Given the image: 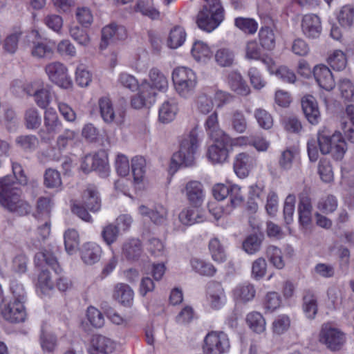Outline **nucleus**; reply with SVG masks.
<instances>
[{"label": "nucleus", "mask_w": 354, "mask_h": 354, "mask_svg": "<svg viewBox=\"0 0 354 354\" xmlns=\"http://www.w3.org/2000/svg\"><path fill=\"white\" fill-rule=\"evenodd\" d=\"M21 195V192L15 187L11 177L0 178V204L8 211L24 216L28 214L31 208Z\"/></svg>", "instance_id": "nucleus-1"}, {"label": "nucleus", "mask_w": 354, "mask_h": 354, "mask_svg": "<svg viewBox=\"0 0 354 354\" xmlns=\"http://www.w3.org/2000/svg\"><path fill=\"white\" fill-rule=\"evenodd\" d=\"M317 142L322 154L331 153L336 160H341L347 151V145L342 134L338 131L331 133L326 127L318 131Z\"/></svg>", "instance_id": "nucleus-2"}, {"label": "nucleus", "mask_w": 354, "mask_h": 354, "mask_svg": "<svg viewBox=\"0 0 354 354\" xmlns=\"http://www.w3.org/2000/svg\"><path fill=\"white\" fill-rule=\"evenodd\" d=\"M205 3L196 16V24L203 31L211 32L224 19V10L220 0H204Z\"/></svg>", "instance_id": "nucleus-3"}, {"label": "nucleus", "mask_w": 354, "mask_h": 354, "mask_svg": "<svg viewBox=\"0 0 354 354\" xmlns=\"http://www.w3.org/2000/svg\"><path fill=\"white\" fill-rule=\"evenodd\" d=\"M198 146L197 132L196 130H192L183 138L179 151L173 154L171 160V169L176 171L178 167L181 166H192L195 162V154Z\"/></svg>", "instance_id": "nucleus-4"}, {"label": "nucleus", "mask_w": 354, "mask_h": 354, "mask_svg": "<svg viewBox=\"0 0 354 354\" xmlns=\"http://www.w3.org/2000/svg\"><path fill=\"white\" fill-rule=\"evenodd\" d=\"M171 78L176 93L184 98L192 96L197 86L195 72L187 67L180 66L174 69Z\"/></svg>", "instance_id": "nucleus-5"}, {"label": "nucleus", "mask_w": 354, "mask_h": 354, "mask_svg": "<svg viewBox=\"0 0 354 354\" xmlns=\"http://www.w3.org/2000/svg\"><path fill=\"white\" fill-rule=\"evenodd\" d=\"M319 341L331 351L339 350L346 342V335L340 329L324 324L319 334Z\"/></svg>", "instance_id": "nucleus-6"}, {"label": "nucleus", "mask_w": 354, "mask_h": 354, "mask_svg": "<svg viewBox=\"0 0 354 354\" xmlns=\"http://www.w3.org/2000/svg\"><path fill=\"white\" fill-rule=\"evenodd\" d=\"M203 348L205 354L225 353L230 348L227 335L223 332H209L204 339Z\"/></svg>", "instance_id": "nucleus-7"}, {"label": "nucleus", "mask_w": 354, "mask_h": 354, "mask_svg": "<svg viewBox=\"0 0 354 354\" xmlns=\"http://www.w3.org/2000/svg\"><path fill=\"white\" fill-rule=\"evenodd\" d=\"M46 74L49 80L64 88L72 86L71 79L68 73L67 67L60 62H53L46 65Z\"/></svg>", "instance_id": "nucleus-8"}, {"label": "nucleus", "mask_w": 354, "mask_h": 354, "mask_svg": "<svg viewBox=\"0 0 354 354\" xmlns=\"http://www.w3.org/2000/svg\"><path fill=\"white\" fill-rule=\"evenodd\" d=\"M214 144L207 149V156L213 164H222L225 162L229 156L231 140L230 136L212 139Z\"/></svg>", "instance_id": "nucleus-9"}, {"label": "nucleus", "mask_w": 354, "mask_h": 354, "mask_svg": "<svg viewBox=\"0 0 354 354\" xmlns=\"http://www.w3.org/2000/svg\"><path fill=\"white\" fill-rule=\"evenodd\" d=\"M62 125L58 115L52 107L46 109L44 114V129L39 131L38 135L41 141L45 143L50 142L57 133V129Z\"/></svg>", "instance_id": "nucleus-10"}, {"label": "nucleus", "mask_w": 354, "mask_h": 354, "mask_svg": "<svg viewBox=\"0 0 354 354\" xmlns=\"http://www.w3.org/2000/svg\"><path fill=\"white\" fill-rule=\"evenodd\" d=\"M138 92L131 100V106L136 109L150 107L156 100L157 93L147 80H145L138 87Z\"/></svg>", "instance_id": "nucleus-11"}, {"label": "nucleus", "mask_w": 354, "mask_h": 354, "mask_svg": "<svg viewBox=\"0 0 354 354\" xmlns=\"http://www.w3.org/2000/svg\"><path fill=\"white\" fill-rule=\"evenodd\" d=\"M256 165L257 160L254 156L242 152L236 154L234 157L233 169L238 177L245 178L248 176Z\"/></svg>", "instance_id": "nucleus-12"}, {"label": "nucleus", "mask_w": 354, "mask_h": 354, "mask_svg": "<svg viewBox=\"0 0 354 354\" xmlns=\"http://www.w3.org/2000/svg\"><path fill=\"white\" fill-rule=\"evenodd\" d=\"M302 33L308 39L319 37L322 27L320 18L314 14L305 15L301 21Z\"/></svg>", "instance_id": "nucleus-13"}, {"label": "nucleus", "mask_w": 354, "mask_h": 354, "mask_svg": "<svg viewBox=\"0 0 354 354\" xmlns=\"http://www.w3.org/2000/svg\"><path fill=\"white\" fill-rule=\"evenodd\" d=\"M127 37L126 28L121 25L112 23L104 26L102 30V41L100 48H106L110 41L124 39Z\"/></svg>", "instance_id": "nucleus-14"}, {"label": "nucleus", "mask_w": 354, "mask_h": 354, "mask_svg": "<svg viewBox=\"0 0 354 354\" xmlns=\"http://www.w3.org/2000/svg\"><path fill=\"white\" fill-rule=\"evenodd\" d=\"M3 318L10 323L22 322L26 319V313L22 302L10 301L1 310Z\"/></svg>", "instance_id": "nucleus-15"}, {"label": "nucleus", "mask_w": 354, "mask_h": 354, "mask_svg": "<svg viewBox=\"0 0 354 354\" xmlns=\"http://www.w3.org/2000/svg\"><path fill=\"white\" fill-rule=\"evenodd\" d=\"M207 301L212 309L218 310L226 302L224 288L219 283H212L208 286Z\"/></svg>", "instance_id": "nucleus-16"}, {"label": "nucleus", "mask_w": 354, "mask_h": 354, "mask_svg": "<svg viewBox=\"0 0 354 354\" xmlns=\"http://www.w3.org/2000/svg\"><path fill=\"white\" fill-rule=\"evenodd\" d=\"M138 212L142 216H146L156 225H162L167 222L168 210L162 205L158 204L153 209L142 205L138 207Z\"/></svg>", "instance_id": "nucleus-17"}, {"label": "nucleus", "mask_w": 354, "mask_h": 354, "mask_svg": "<svg viewBox=\"0 0 354 354\" xmlns=\"http://www.w3.org/2000/svg\"><path fill=\"white\" fill-rule=\"evenodd\" d=\"M115 342L103 335H94L91 341V354H111L115 350Z\"/></svg>", "instance_id": "nucleus-18"}, {"label": "nucleus", "mask_w": 354, "mask_h": 354, "mask_svg": "<svg viewBox=\"0 0 354 354\" xmlns=\"http://www.w3.org/2000/svg\"><path fill=\"white\" fill-rule=\"evenodd\" d=\"M313 72L320 87L326 91H331L335 87V80L328 67L324 64H319L314 67Z\"/></svg>", "instance_id": "nucleus-19"}, {"label": "nucleus", "mask_w": 354, "mask_h": 354, "mask_svg": "<svg viewBox=\"0 0 354 354\" xmlns=\"http://www.w3.org/2000/svg\"><path fill=\"white\" fill-rule=\"evenodd\" d=\"M185 195L189 202L194 207L201 206L205 199L202 183L197 180L188 182L185 187Z\"/></svg>", "instance_id": "nucleus-20"}, {"label": "nucleus", "mask_w": 354, "mask_h": 354, "mask_svg": "<svg viewBox=\"0 0 354 354\" xmlns=\"http://www.w3.org/2000/svg\"><path fill=\"white\" fill-rule=\"evenodd\" d=\"M301 105L308 122L312 124H318L320 113L315 98L313 95H307L302 98Z\"/></svg>", "instance_id": "nucleus-21"}, {"label": "nucleus", "mask_w": 354, "mask_h": 354, "mask_svg": "<svg viewBox=\"0 0 354 354\" xmlns=\"http://www.w3.org/2000/svg\"><path fill=\"white\" fill-rule=\"evenodd\" d=\"M81 259L87 265H93L100 261L102 254L101 247L93 242L82 245L80 250Z\"/></svg>", "instance_id": "nucleus-22"}, {"label": "nucleus", "mask_w": 354, "mask_h": 354, "mask_svg": "<svg viewBox=\"0 0 354 354\" xmlns=\"http://www.w3.org/2000/svg\"><path fill=\"white\" fill-rule=\"evenodd\" d=\"M82 204L90 211L95 212L101 207V201L97 189L93 185H88L83 192Z\"/></svg>", "instance_id": "nucleus-23"}, {"label": "nucleus", "mask_w": 354, "mask_h": 354, "mask_svg": "<svg viewBox=\"0 0 354 354\" xmlns=\"http://www.w3.org/2000/svg\"><path fill=\"white\" fill-rule=\"evenodd\" d=\"M255 294L254 286L248 282L239 284L232 291L234 299L240 303H246L252 300Z\"/></svg>", "instance_id": "nucleus-24"}, {"label": "nucleus", "mask_w": 354, "mask_h": 354, "mask_svg": "<svg viewBox=\"0 0 354 354\" xmlns=\"http://www.w3.org/2000/svg\"><path fill=\"white\" fill-rule=\"evenodd\" d=\"M150 86L157 91L165 92L168 89L169 82L165 75L158 68H152L149 72Z\"/></svg>", "instance_id": "nucleus-25"}, {"label": "nucleus", "mask_w": 354, "mask_h": 354, "mask_svg": "<svg viewBox=\"0 0 354 354\" xmlns=\"http://www.w3.org/2000/svg\"><path fill=\"white\" fill-rule=\"evenodd\" d=\"M178 111V102L175 99L165 101L159 109V120L162 123L171 122L176 118Z\"/></svg>", "instance_id": "nucleus-26"}, {"label": "nucleus", "mask_w": 354, "mask_h": 354, "mask_svg": "<svg viewBox=\"0 0 354 354\" xmlns=\"http://www.w3.org/2000/svg\"><path fill=\"white\" fill-rule=\"evenodd\" d=\"M228 84L232 91L240 95L246 96L250 94V88L241 75L232 71L228 75Z\"/></svg>", "instance_id": "nucleus-27"}, {"label": "nucleus", "mask_w": 354, "mask_h": 354, "mask_svg": "<svg viewBox=\"0 0 354 354\" xmlns=\"http://www.w3.org/2000/svg\"><path fill=\"white\" fill-rule=\"evenodd\" d=\"M205 128L207 133L212 139L224 137V136H228L220 127L218 122V115L216 111L213 112L207 118L205 122Z\"/></svg>", "instance_id": "nucleus-28"}, {"label": "nucleus", "mask_w": 354, "mask_h": 354, "mask_svg": "<svg viewBox=\"0 0 354 354\" xmlns=\"http://www.w3.org/2000/svg\"><path fill=\"white\" fill-rule=\"evenodd\" d=\"M133 291L125 283H118L114 288L113 297L120 304L130 306L133 300Z\"/></svg>", "instance_id": "nucleus-29"}, {"label": "nucleus", "mask_w": 354, "mask_h": 354, "mask_svg": "<svg viewBox=\"0 0 354 354\" xmlns=\"http://www.w3.org/2000/svg\"><path fill=\"white\" fill-rule=\"evenodd\" d=\"M35 262L38 266H42L43 263H45L57 274L62 270L56 257L51 252L47 250L37 253L35 257Z\"/></svg>", "instance_id": "nucleus-30"}, {"label": "nucleus", "mask_w": 354, "mask_h": 354, "mask_svg": "<svg viewBox=\"0 0 354 354\" xmlns=\"http://www.w3.org/2000/svg\"><path fill=\"white\" fill-rule=\"evenodd\" d=\"M191 53L198 62L205 63L212 57L209 46L202 41H196L192 46Z\"/></svg>", "instance_id": "nucleus-31"}, {"label": "nucleus", "mask_w": 354, "mask_h": 354, "mask_svg": "<svg viewBox=\"0 0 354 354\" xmlns=\"http://www.w3.org/2000/svg\"><path fill=\"white\" fill-rule=\"evenodd\" d=\"M142 253V248L139 239H129L123 245L122 254L129 260L135 261L138 259Z\"/></svg>", "instance_id": "nucleus-32"}, {"label": "nucleus", "mask_w": 354, "mask_h": 354, "mask_svg": "<svg viewBox=\"0 0 354 354\" xmlns=\"http://www.w3.org/2000/svg\"><path fill=\"white\" fill-rule=\"evenodd\" d=\"M100 115L108 124L116 122V116L111 100L108 97H102L98 100Z\"/></svg>", "instance_id": "nucleus-33"}, {"label": "nucleus", "mask_w": 354, "mask_h": 354, "mask_svg": "<svg viewBox=\"0 0 354 354\" xmlns=\"http://www.w3.org/2000/svg\"><path fill=\"white\" fill-rule=\"evenodd\" d=\"M190 265L194 272L202 276L212 277L216 272L213 264L199 258L191 259Z\"/></svg>", "instance_id": "nucleus-34"}, {"label": "nucleus", "mask_w": 354, "mask_h": 354, "mask_svg": "<svg viewBox=\"0 0 354 354\" xmlns=\"http://www.w3.org/2000/svg\"><path fill=\"white\" fill-rule=\"evenodd\" d=\"M131 171L133 176V183L140 184L145 178L146 171V161L142 156H135L131 159Z\"/></svg>", "instance_id": "nucleus-35"}, {"label": "nucleus", "mask_w": 354, "mask_h": 354, "mask_svg": "<svg viewBox=\"0 0 354 354\" xmlns=\"http://www.w3.org/2000/svg\"><path fill=\"white\" fill-rule=\"evenodd\" d=\"M186 37V32L183 27L175 26L169 33L167 41L168 47L171 49L178 48L184 44Z\"/></svg>", "instance_id": "nucleus-36"}, {"label": "nucleus", "mask_w": 354, "mask_h": 354, "mask_svg": "<svg viewBox=\"0 0 354 354\" xmlns=\"http://www.w3.org/2000/svg\"><path fill=\"white\" fill-rule=\"evenodd\" d=\"M303 311L308 319L315 318L317 313V297L310 291H306L303 297Z\"/></svg>", "instance_id": "nucleus-37"}, {"label": "nucleus", "mask_w": 354, "mask_h": 354, "mask_svg": "<svg viewBox=\"0 0 354 354\" xmlns=\"http://www.w3.org/2000/svg\"><path fill=\"white\" fill-rule=\"evenodd\" d=\"M246 323L250 328L257 333H261L266 330V320L259 312L254 311L248 314Z\"/></svg>", "instance_id": "nucleus-38"}, {"label": "nucleus", "mask_w": 354, "mask_h": 354, "mask_svg": "<svg viewBox=\"0 0 354 354\" xmlns=\"http://www.w3.org/2000/svg\"><path fill=\"white\" fill-rule=\"evenodd\" d=\"M209 250L212 259L217 263H223L227 259L225 248L218 238H213L209 242Z\"/></svg>", "instance_id": "nucleus-39"}, {"label": "nucleus", "mask_w": 354, "mask_h": 354, "mask_svg": "<svg viewBox=\"0 0 354 354\" xmlns=\"http://www.w3.org/2000/svg\"><path fill=\"white\" fill-rule=\"evenodd\" d=\"M54 54L53 47L49 42L34 41L31 48V55L37 58H51Z\"/></svg>", "instance_id": "nucleus-40"}, {"label": "nucleus", "mask_w": 354, "mask_h": 354, "mask_svg": "<svg viewBox=\"0 0 354 354\" xmlns=\"http://www.w3.org/2000/svg\"><path fill=\"white\" fill-rule=\"evenodd\" d=\"M196 207H188L183 209L178 215L180 222L185 225H192L200 222L201 216Z\"/></svg>", "instance_id": "nucleus-41"}, {"label": "nucleus", "mask_w": 354, "mask_h": 354, "mask_svg": "<svg viewBox=\"0 0 354 354\" xmlns=\"http://www.w3.org/2000/svg\"><path fill=\"white\" fill-rule=\"evenodd\" d=\"M66 251L72 254L76 252L80 245L79 234L75 229H68L64 234Z\"/></svg>", "instance_id": "nucleus-42"}, {"label": "nucleus", "mask_w": 354, "mask_h": 354, "mask_svg": "<svg viewBox=\"0 0 354 354\" xmlns=\"http://www.w3.org/2000/svg\"><path fill=\"white\" fill-rule=\"evenodd\" d=\"M290 326L291 320L288 315H279L272 323V331L276 335H281L289 330Z\"/></svg>", "instance_id": "nucleus-43"}, {"label": "nucleus", "mask_w": 354, "mask_h": 354, "mask_svg": "<svg viewBox=\"0 0 354 354\" xmlns=\"http://www.w3.org/2000/svg\"><path fill=\"white\" fill-rule=\"evenodd\" d=\"M37 288L44 294L54 288V281L50 271L46 269H42L38 275Z\"/></svg>", "instance_id": "nucleus-44"}, {"label": "nucleus", "mask_w": 354, "mask_h": 354, "mask_svg": "<svg viewBox=\"0 0 354 354\" xmlns=\"http://www.w3.org/2000/svg\"><path fill=\"white\" fill-rule=\"evenodd\" d=\"M337 19L342 26L351 27L354 21V7L351 5L342 6L337 13Z\"/></svg>", "instance_id": "nucleus-45"}, {"label": "nucleus", "mask_w": 354, "mask_h": 354, "mask_svg": "<svg viewBox=\"0 0 354 354\" xmlns=\"http://www.w3.org/2000/svg\"><path fill=\"white\" fill-rule=\"evenodd\" d=\"M69 35L80 46L88 47L91 44V39L88 33L80 28L74 26L69 28Z\"/></svg>", "instance_id": "nucleus-46"}, {"label": "nucleus", "mask_w": 354, "mask_h": 354, "mask_svg": "<svg viewBox=\"0 0 354 354\" xmlns=\"http://www.w3.org/2000/svg\"><path fill=\"white\" fill-rule=\"evenodd\" d=\"M259 38L262 48L269 50L274 48L275 37L270 28L262 27L259 32Z\"/></svg>", "instance_id": "nucleus-47"}, {"label": "nucleus", "mask_w": 354, "mask_h": 354, "mask_svg": "<svg viewBox=\"0 0 354 354\" xmlns=\"http://www.w3.org/2000/svg\"><path fill=\"white\" fill-rule=\"evenodd\" d=\"M232 129L237 133H243L247 129V120L243 111L235 110L231 114Z\"/></svg>", "instance_id": "nucleus-48"}, {"label": "nucleus", "mask_w": 354, "mask_h": 354, "mask_svg": "<svg viewBox=\"0 0 354 354\" xmlns=\"http://www.w3.org/2000/svg\"><path fill=\"white\" fill-rule=\"evenodd\" d=\"M195 106L198 113L207 115L212 111L214 102L211 97L203 93L196 97Z\"/></svg>", "instance_id": "nucleus-49"}, {"label": "nucleus", "mask_w": 354, "mask_h": 354, "mask_svg": "<svg viewBox=\"0 0 354 354\" xmlns=\"http://www.w3.org/2000/svg\"><path fill=\"white\" fill-rule=\"evenodd\" d=\"M134 11L153 19L160 17V12L156 8L148 6V0H138L134 6Z\"/></svg>", "instance_id": "nucleus-50"}, {"label": "nucleus", "mask_w": 354, "mask_h": 354, "mask_svg": "<svg viewBox=\"0 0 354 354\" xmlns=\"http://www.w3.org/2000/svg\"><path fill=\"white\" fill-rule=\"evenodd\" d=\"M51 204L50 199L48 198L41 197L37 201V209L35 216L37 220L50 219Z\"/></svg>", "instance_id": "nucleus-51"}, {"label": "nucleus", "mask_w": 354, "mask_h": 354, "mask_svg": "<svg viewBox=\"0 0 354 354\" xmlns=\"http://www.w3.org/2000/svg\"><path fill=\"white\" fill-rule=\"evenodd\" d=\"M337 86L342 98L346 101L354 102V84L350 80L341 79Z\"/></svg>", "instance_id": "nucleus-52"}, {"label": "nucleus", "mask_w": 354, "mask_h": 354, "mask_svg": "<svg viewBox=\"0 0 354 354\" xmlns=\"http://www.w3.org/2000/svg\"><path fill=\"white\" fill-rule=\"evenodd\" d=\"M234 24L243 32L250 35L254 34L258 29V23L251 18L237 17Z\"/></svg>", "instance_id": "nucleus-53"}, {"label": "nucleus", "mask_w": 354, "mask_h": 354, "mask_svg": "<svg viewBox=\"0 0 354 354\" xmlns=\"http://www.w3.org/2000/svg\"><path fill=\"white\" fill-rule=\"evenodd\" d=\"M93 160L94 169L100 172H107L109 170L108 155L104 150L97 151L94 155H91Z\"/></svg>", "instance_id": "nucleus-54"}, {"label": "nucleus", "mask_w": 354, "mask_h": 354, "mask_svg": "<svg viewBox=\"0 0 354 354\" xmlns=\"http://www.w3.org/2000/svg\"><path fill=\"white\" fill-rule=\"evenodd\" d=\"M328 62L334 70H343L346 65V55L342 50H335L328 57Z\"/></svg>", "instance_id": "nucleus-55"}, {"label": "nucleus", "mask_w": 354, "mask_h": 354, "mask_svg": "<svg viewBox=\"0 0 354 354\" xmlns=\"http://www.w3.org/2000/svg\"><path fill=\"white\" fill-rule=\"evenodd\" d=\"M254 118L258 124L264 129H270L273 126V118L266 110L259 108L254 111Z\"/></svg>", "instance_id": "nucleus-56"}, {"label": "nucleus", "mask_w": 354, "mask_h": 354, "mask_svg": "<svg viewBox=\"0 0 354 354\" xmlns=\"http://www.w3.org/2000/svg\"><path fill=\"white\" fill-rule=\"evenodd\" d=\"M16 143L24 150L32 151L38 147L39 140L33 135L20 136L16 138Z\"/></svg>", "instance_id": "nucleus-57"}, {"label": "nucleus", "mask_w": 354, "mask_h": 354, "mask_svg": "<svg viewBox=\"0 0 354 354\" xmlns=\"http://www.w3.org/2000/svg\"><path fill=\"white\" fill-rule=\"evenodd\" d=\"M25 124L28 129H37L41 124V116L35 108H30L25 113Z\"/></svg>", "instance_id": "nucleus-58"}, {"label": "nucleus", "mask_w": 354, "mask_h": 354, "mask_svg": "<svg viewBox=\"0 0 354 354\" xmlns=\"http://www.w3.org/2000/svg\"><path fill=\"white\" fill-rule=\"evenodd\" d=\"M60 174L55 169H48L44 174V185L48 188H57L62 185Z\"/></svg>", "instance_id": "nucleus-59"}, {"label": "nucleus", "mask_w": 354, "mask_h": 354, "mask_svg": "<svg viewBox=\"0 0 354 354\" xmlns=\"http://www.w3.org/2000/svg\"><path fill=\"white\" fill-rule=\"evenodd\" d=\"M267 255L270 261L277 268L282 269L285 266V262L282 257L281 251L277 247L270 245L267 248Z\"/></svg>", "instance_id": "nucleus-60"}, {"label": "nucleus", "mask_w": 354, "mask_h": 354, "mask_svg": "<svg viewBox=\"0 0 354 354\" xmlns=\"http://www.w3.org/2000/svg\"><path fill=\"white\" fill-rule=\"evenodd\" d=\"M244 52L245 58L248 60H259L261 59V48L255 40H250L246 42Z\"/></svg>", "instance_id": "nucleus-61"}, {"label": "nucleus", "mask_w": 354, "mask_h": 354, "mask_svg": "<svg viewBox=\"0 0 354 354\" xmlns=\"http://www.w3.org/2000/svg\"><path fill=\"white\" fill-rule=\"evenodd\" d=\"M75 80L79 86L86 87L91 82L92 75L84 65L80 64L75 71Z\"/></svg>", "instance_id": "nucleus-62"}, {"label": "nucleus", "mask_w": 354, "mask_h": 354, "mask_svg": "<svg viewBox=\"0 0 354 354\" xmlns=\"http://www.w3.org/2000/svg\"><path fill=\"white\" fill-rule=\"evenodd\" d=\"M215 59L217 64L221 66H230L233 63L234 54L227 48H221L216 51Z\"/></svg>", "instance_id": "nucleus-63"}, {"label": "nucleus", "mask_w": 354, "mask_h": 354, "mask_svg": "<svg viewBox=\"0 0 354 354\" xmlns=\"http://www.w3.org/2000/svg\"><path fill=\"white\" fill-rule=\"evenodd\" d=\"M86 316L91 324L95 328H101L104 324V319L102 313L93 306L87 309Z\"/></svg>", "instance_id": "nucleus-64"}]
</instances>
